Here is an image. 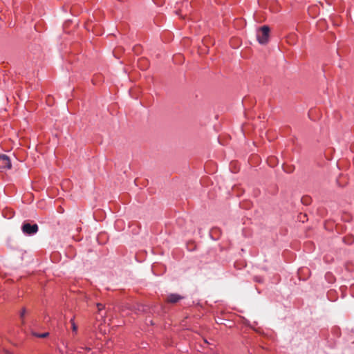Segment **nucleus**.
Segmentation results:
<instances>
[{"instance_id":"obj_1","label":"nucleus","mask_w":354,"mask_h":354,"mask_svg":"<svg viewBox=\"0 0 354 354\" xmlns=\"http://www.w3.org/2000/svg\"><path fill=\"white\" fill-rule=\"evenodd\" d=\"M270 28L268 26L261 27L257 32V39L260 44H266L269 40Z\"/></svg>"},{"instance_id":"obj_2","label":"nucleus","mask_w":354,"mask_h":354,"mask_svg":"<svg viewBox=\"0 0 354 354\" xmlns=\"http://www.w3.org/2000/svg\"><path fill=\"white\" fill-rule=\"evenodd\" d=\"M39 227L37 224H31L30 223L24 222L21 226V230L24 234L26 235H33L38 232Z\"/></svg>"},{"instance_id":"obj_3","label":"nucleus","mask_w":354,"mask_h":354,"mask_svg":"<svg viewBox=\"0 0 354 354\" xmlns=\"http://www.w3.org/2000/svg\"><path fill=\"white\" fill-rule=\"evenodd\" d=\"M12 168V163L10 158L6 154L0 155V171H4Z\"/></svg>"},{"instance_id":"obj_4","label":"nucleus","mask_w":354,"mask_h":354,"mask_svg":"<svg viewBox=\"0 0 354 354\" xmlns=\"http://www.w3.org/2000/svg\"><path fill=\"white\" fill-rule=\"evenodd\" d=\"M184 297L176 293H171L167 296V301L171 304H176Z\"/></svg>"},{"instance_id":"obj_5","label":"nucleus","mask_w":354,"mask_h":354,"mask_svg":"<svg viewBox=\"0 0 354 354\" xmlns=\"http://www.w3.org/2000/svg\"><path fill=\"white\" fill-rule=\"evenodd\" d=\"M70 322L71 324L73 331L76 333L77 331V325H76V324L75 322V317H74L71 319Z\"/></svg>"},{"instance_id":"obj_6","label":"nucleus","mask_w":354,"mask_h":354,"mask_svg":"<svg viewBox=\"0 0 354 354\" xmlns=\"http://www.w3.org/2000/svg\"><path fill=\"white\" fill-rule=\"evenodd\" d=\"M34 335L37 337L44 338V337H48L49 335V333H35Z\"/></svg>"},{"instance_id":"obj_7","label":"nucleus","mask_w":354,"mask_h":354,"mask_svg":"<svg viewBox=\"0 0 354 354\" xmlns=\"http://www.w3.org/2000/svg\"><path fill=\"white\" fill-rule=\"evenodd\" d=\"M26 313V309L25 308H23L20 312V317L21 319H24L25 315Z\"/></svg>"},{"instance_id":"obj_8","label":"nucleus","mask_w":354,"mask_h":354,"mask_svg":"<svg viewBox=\"0 0 354 354\" xmlns=\"http://www.w3.org/2000/svg\"><path fill=\"white\" fill-rule=\"evenodd\" d=\"M97 307L98 308V310L101 311L104 308V306L100 303H98L97 304Z\"/></svg>"},{"instance_id":"obj_9","label":"nucleus","mask_w":354,"mask_h":354,"mask_svg":"<svg viewBox=\"0 0 354 354\" xmlns=\"http://www.w3.org/2000/svg\"><path fill=\"white\" fill-rule=\"evenodd\" d=\"M82 349H84V350H85V351H89L91 350V348H88V347H85V348H83V347H82Z\"/></svg>"}]
</instances>
